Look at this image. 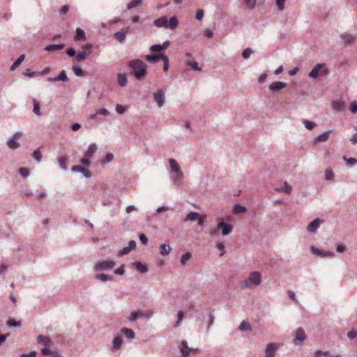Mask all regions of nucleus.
Instances as JSON below:
<instances>
[{"instance_id": "1", "label": "nucleus", "mask_w": 357, "mask_h": 357, "mask_svg": "<svg viewBox=\"0 0 357 357\" xmlns=\"http://www.w3.org/2000/svg\"><path fill=\"white\" fill-rule=\"evenodd\" d=\"M128 67L132 70L133 76L137 79L141 80L147 75V64L143 61L136 59L131 60Z\"/></svg>"}, {"instance_id": "2", "label": "nucleus", "mask_w": 357, "mask_h": 357, "mask_svg": "<svg viewBox=\"0 0 357 357\" xmlns=\"http://www.w3.org/2000/svg\"><path fill=\"white\" fill-rule=\"evenodd\" d=\"M116 263L112 260H104L97 262L93 266L95 271L112 270L115 266Z\"/></svg>"}, {"instance_id": "3", "label": "nucleus", "mask_w": 357, "mask_h": 357, "mask_svg": "<svg viewBox=\"0 0 357 357\" xmlns=\"http://www.w3.org/2000/svg\"><path fill=\"white\" fill-rule=\"evenodd\" d=\"M293 343L295 345L300 346L306 340V335L302 328H298L293 333Z\"/></svg>"}, {"instance_id": "4", "label": "nucleus", "mask_w": 357, "mask_h": 357, "mask_svg": "<svg viewBox=\"0 0 357 357\" xmlns=\"http://www.w3.org/2000/svg\"><path fill=\"white\" fill-rule=\"evenodd\" d=\"M326 66L325 63H317L312 68V70L309 73V77L312 79L317 78L319 73H320L324 76H326L329 74V70L328 69H324L321 70Z\"/></svg>"}, {"instance_id": "5", "label": "nucleus", "mask_w": 357, "mask_h": 357, "mask_svg": "<svg viewBox=\"0 0 357 357\" xmlns=\"http://www.w3.org/2000/svg\"><path fill=\"white\" fill-rule=\"evenodd\" d=\"M146 61L149 63H157L160 60H162L164 63H169L168 57L161 52L146 55L145 56Z\"/></svg>"}, {"instance_id": "6", "label": "nucleus", "mask_w": 357, "mask_h": 357, "mask_svg": "<svg viewBox=\"0 0 357 357\" xmlns=\"http://www.w3.org/2000/svg\"><path fill=\"white\" fill-rule=\"evenodd\" d=\"M217 221L218 224V228L222 229V234L223 236H227L231 232L232 225L231 224L225 222L222 218H218Z\"/></svg>"}, {"instance_id": "7", "label": "nucleus", "mask_w": 357, "mask_h": 357, "mask_svg": "<svg viewBox=\"0 0 357 357\" xmlns=\"http://www.w3.org/2000/svg\"><path fill=\"white\" fill-rule=\"evenodd\" d=\"M154 101L157 103L158 107H162L165 101L164 91L162 89H158L153 93Z\"/></svg>"}, {"instance_id": "8", "label": "nucleus", "mask_w": 357, "mask_h": 357, "mask_svg": "<svg viewBox=\"0 0 357 357\" xmlns=\"http://www.w3.org/2000/svg\"><path fill=\"white\" fill-rule=\"evenodd\" d=\"M248 279L252 287L259 286L262 281L261 273L258 271L252 272Z\"/></svg>"}, {"instance_id": "9", "label": "nucleus", "mask_w": 357, "mask_h": 357, "mask_svg": "<svg viewBox=\"0 0 357 357\" xmlns=\"http://www.w3.org/2000/svg\"><path fill=\"white\" fill-rule=\"evenodd\" d=\"M340 37L341 39V43L344 44V45H351L354 43L356 40V37L354 35L349 33H341Z\"/></svg>"}, {"instance_id": "10", "label": "nucleus", "mask_w": 357, "mask_h": 357, "mask_svg": "<svg viewBox=\"0 0 357 357\" xmlns=\"http://www.w3.org/2000/svg\"><path fill=\"white\" fill-rule=\"evenodd\" d=\"M311 252L317 256L321 257H333L335 256V253L331 251H322L314 246L310 247Z\"/></svg>"}, {"instance_id": "11", "label": "nucleus", "mask_w": 357, "mask_h": 357, "mask_svg": "<svg viewBox=\"0 0 357 357\" xmlns=\"http://www.w3.org/2000/svg\"><path fill=\"white\" fill-rule=\"evenodd\" d=\"M287 84L286 82L277 81L271 83L268 86V89L271 92L275 93L281 89H284L287 86Z\"/></svg>"}, {"instance_id": "12", "label": "nucleus", "mask_w": 357, "mask_h": 357, "mask_svg": "<svg viewBox=\"0 0 357 357\" xmlns=\"http://www.w3.org/2000/svg\"><path fill=\"white\" fill-rule=\"evenodd\" d=\"M169 45V41L166 40L162 45L155 44V45H151L150 47V51H151V54L158 53V52H160V50H162L167 49Z\"/></svg>"}, {"instance_id": "13", "label": "nucleus", "mask_w": 357, "mask_h": 357, "mask_svg": "<svg viewBox=\"0 0 357 357\" xmlns=\"http://www.w3.org/2000/svg\"><path fill=\"white\" fill-rule=\"evenodd\" d=\"M72 170L75 172L82 173L84 177L87 178L91 177L92 176V174L90 170L80 165L73 166Z\"/></svg>"}, {"instance_id": "14", "label": "nucleus", "mask_w": 357, "mask_h": 357, "mask_svg": "<svg viewBox=\"0 0 357 357\" xmlns=\"http://www.w3.org/2000/svg\"><path fill=\"white\" fill-rule=\"evenodd\" d=\"M323 222L322 220L319 218H316L313 221H312L308 227H307V231L309 233H315L317 229L319 227L320 224Z\"/></svg>"}, {"instance_id": "15", "label": "nucleus", "mask_w": 357, "mask_h": 357, "mask_svg": "<svg viewBox=\"0 0 357 357\" xmlns=\"http://www.w3.org/2000/svg\"><path fill=\"white\" fill-rule=\"evenodd\" d=\"M278 346L275 343H269L266 348V357H275V353Z\"/></svg>"}, {"instance_id": "16", "label": "nucleus", "mask_w": 357, "mask_h": 357, "mask_svg": "<svg viewBox=\"0 0 357 357\" xmlns=\"http://www.w3.org/2000/svg\"><path fill=\"white\" fill-rule=\"evenodd\" d=\"M129 27H125L121 31H117L114 33V38L119 41L123 43L126 38V33L128 32Z\"/></svg>"}, {"instance_id": "17", "label": "nucleus", "mask_w": 357, "mask_h": 357, "mask_svg": "<svg viewBox=\"0 0 357 357\" xmlns=\"http://www.w3.org/2000/svg\"><path fill=\"white\" fill-rule=\"evenodd\" d=\"M98 147L95 143H91L86 150V151L84 153V157H86L88 158H92L95 154V153L97 151Z\"/></svg>"}, {"instance_id": "18", "label": "nucleus", "mask_w": 357, "mask_h": 357, "mask_svg": "<svg viewBox=\"0 0 357 357\" xmlns=\"http://www.w3.org/2000/svg\"><path fill=\"white\" fill-rule=\"evenodd\" d=\"M171 250L172 248L169 244L163 243L160 245V254L163 257L168 255L170 253Z\"/></svg>"}, {"instance_id": "19", "label": "nucleus", "mask_w": 357, "mask_h": 357, "mask_svg": "<svg viewBox=\"0 0 357 357\" xmlns=\"http://www.w3.org/2000/svg\"><path fill=\"white\" fill-rule=\"evenodd\" d=\"M169 164L170 166V169L172 172L176 174L181 172L179 165L178 164L176 160L173 158L169 159Z\"/></svg>"}, {"instance_id": "20", "label": "nucleus", "mask_w": 357, "mask_h": 357, "mask_svg": "<svg viewBox=\"0 0 357 357\" xmlns=\"http://www.w3.org/2000/svg\"><path fill=\"white\" fill-rule=\"evenodd\" d=\"M86 35L85 32L81 29V28H77L76 29V35L74 37L75 41H80V40H86Z\"/></svg>"}, {"instance_id": "21", "label": "nucleus", "mask_w": 357, "mask_h": 357, "mask_svg": "<svg viewBox=\"0 0 357 357\" xmlns=\"http://www.w3.org/2000/svg\"><path fill=\"white\" fill-rule=\"evenodd\" d=\"M117 82L120 86L123 87L128 83L127 75L126 73L117 74Z\"/></svg>"}, {"instance_id": "22", "label": "nucleus", "mask_w": 357, "mask_h": 357, "mask_svg": "<svg viewBox=\"0 0 357 357\" xmlns=\"http://www.w3.org/2000/svg\"><path fill=\"white\" fill-rule=\"evenodd\" d=\"M68 160V158L66 155H61L58 158L59 165L63 171H66L68 169V167H67Z\"/></svg>"}, {"instance_id": "23", "label": "nucleus", "mask_w": 357, "mask_h": 357, "mask_svg": "<svg viewBox=\"0 0 357 357\" xmlns=\"http://www.w3.org/2000/svg\"><path fill=\"white\" fill-rule=\"evenodd\" d=\"M181 347H180V351L183 355V357H188L190 354V349L188 347V343L183 340L181 342Z\"/></svg>"}, {"instance_id": "24", "label": "nucleus", "mask_w": 357, "mask_h": 357, "mask_svg": "<svg viewBox=\"0 0 357 357\" xmlns=\"http://www.w3.org/2000/svg\"><path fill=\"white\" fill-rule=\"evenodd\" d=\"M64 46H65V44L63 43H59V44H52V45L46 46L44 48V50L47 51V52H51V51H54V50H62L64 47Z\"/></svg>"}, {"instance_id": "25", "label": "nucleus", "mask_w": 357, "mask_h": 357, "mask_svg": "<svg viewBox=\"0 0 357 357\" xmlns=\"http://www.w3.org/2000/svg\"><path fill=\"white\" fill-rule=\"evenodd\" d=\"M121 333L129 340H133L135 337V333L132 329L122 328L121 329Z\"/></svg>"}, {"instance_id": "26", "label": "nucleus", "mask_w": 357, "mask_h": 357, "mask_svg": "<svg viewBox=\"0 0 357 357\" xmlns=\"http://www.w3.org/2000/svg\"><path fill=\"white\" fill-rule=\"evenodd\" d=\"M153 24L157 27H162L167 26V19L166 17H161L153 22Z\"/></svg>"}, {"instance_id": "27", "label": "nucleus", "mask_w": 357, "mask_h": 357, "mask_svg": "<svg viewBox=\"0 0 357 357\" xmlns=\"http://www.w3.org/2000/svg\"><path fill=\"white\" fill-rule=\"evenodd\" d=\"M332 106L333 109L341 112L345 109L346 105L343 101H333Z\"/></svg>"}, {"instance_id": "28", "label": "nucleus", "mask_w": 357, "mask_h": 357, "mask_svg": "<svg viewBox=\"0 0 357 357\" xmlns=\"http://www.w3.org/2000/svg\"><path fill=\"white\" fill-rule=\"evenodd\" d=\"M171 180L172 181L174 185L178 186L183 181V174L181 172L176 173L175 176H171Z\"/></svg>"}, {"instance_id": "29", "label": "nucleus", "mask_w": 357, "mask_h": 357, "mask_svg": "<svg viewBox=\"0 0 357 357\" xmlns=\"http://www.w3.org/2000/svg\"><path fill=\"white\" fill-rule=\"evenodd\" d=\"M333 130H327L320 135H319L317 137H316V142H325V141H327L329 138V135L331 133H332Z\"/></svg>"}, {"instance_id": "30", "label": "nucleus", "mask_w": 357, "mask_h": 357, "mask_svg": "<svg viewBox=\"0 0 357 357\" xmlns=\"http://www.w3.org/2000/svg\"><path fill=\"white\" fill-rule=\"evenodd\" d=\"M199 218V214L197 212L191 211L187 214L184 218V221H195Z\"/></svg>"}, {"instance_id": "31", "label": "nucleus", "mask_w": 357, "mask_h": 357, "mask_svg": "<svg viewBox=\"0 0 357 357\" xmlns=\"http://www.w3.org/2000/svg\"><path fill=\"white\" fill-rule=\"evenodd\" d=\"M142 317V310L132 311L130 315L128 317V320L130 322L136 321L137 319Z\"/></svg>"}, {"instance_id": "32", "label": "nucleus", "mask_w": 357, "mask_h": 357, "mask_svg": "<svg viewBox=\"0 0 357 357\" xmlns=\"http://www.w3.org/2000/svg\"><path fill=\"white\" fill-rule=\"evenodd\" d=\"M95 278L102 282L112 281L114 280L113 275L105 274H97Z\"/></svg>"}, {"instance_id": "33", "label": "nucleus", "mask_w": 357, "mask_h": 357, "mask_svg": "<svg viewBox=\"0 0 357 357\" xmlns=\"http://www.w3.org/2000/svg\"><path fill=\"white\" fill-rule=\"evenodd\" d=\"M7 146L12 150H15L20 147V144L14 137L10 138L7 141Z\"/></svg>"}, {"instance_id": "34", "label": "nucleus", "mask_w": 357, "mask_h": 357, "mask_svg": "<svg viewBox=\"0 0 357 357\" xmlns=\"http://www.w3.org/2000/svg\"><path fill=\"white\" fill-rule=\"evenodd\" d=\"M24 59H25V55L24 54L20 55L17 59V60L13 63V65L10 66V70L11 71L15 70L24 61Z\"/></svg>"}, {"instance_id": "35", "label": "nucleus", "mask_w": 357, "mask_h": 357, "mask_svg": "<svg viewBox=\"0 0 357 357\" xmlns=\"http://www.w3.org/2000/svg\"><path fill=\"white\" fill-rule=\"evenodd\" d=\"M91 51H89V52H86L85 50L79 52L75 56V59L77 61H84L86 59V56L91 54Z\"/></svg>"}, {"instance_id": "36", "label": "nucleus", "mask_w": 357, "mask_h": 357, "mask_svg": "<svg viewBox=\"0 0 357 357\" xmlns=\"http://www.w3.org/2000/svg\"><path fill=\"white\" fill-rule=\"evenodd\" d=\"M135 266L137 268V270L140 272L141 273H145L148 271V268L146 265L143 264L140 261H135Z\"/></svg>"}, {"instance_id": "37", "label": "nucleus", "mask_w": 357, "mask_h": 357, "mask_svg": "<svg viewBox=\"0 0 357 357\" xmlns=\"http://www.w3.org/2000/svg\"><path fill=\"white\" fill-rule=\"evenodd\" d=\"M143 4V0H132L128 5L127 8L131 10L135 7L141 6Z\"/></svg>"}, {"instance_id": "38", "label": "nucleus", "mask_w": 357, "mask_h": 357, "mask_svg": "<svg viewBox=\"0 0 357 357\" xmlns=\"http://www.w3.org/2000/svg\"><path fill=\"white\" fill-rule=\"evenodd\" d=\"M122 342H123V340H122L121 337H120V336L115 337L113 340L114 349V350L119 349L121 347Z\"/></svg>"}, {"instance_id": "39", "label": "nucleus", "mask_w": 357, "mask_h": 357, "mask_svg": "<svg viewBox=\"0 0 357 357\" xmlns=\"http://www.w3.org/2000/svg\"><path fill=\"white\" fill-rule=\"evenodd\" d=\"M37 342H38V343H40V344H43L46 345L51 342V340L47 336H44L43 335H39L37 337Z\"/></svg>"}, {"instance_id": "40", "label": "nucleus", "mask_w": 357, "mask_h": 357, "mask_svg": "<svg viewBox=\"0 0 357 357\" xmlns=\"http://www.w3.org/2000/svg\"><path fill=\"white\" fill-rule=\"evenodd\" d=\"M33 113L37 116H41L42 113L40 112L39 102L36 100L33 99Z\"/></svg>"}, {"instance_id": "41", "label": "nucleus", "mask_w": 357, "mask_h": 357, "mask_svg": "<svg viewBox=\"0 0 357 357\" xmlns=\"http://www.w3.org/2000/svg\"><path fill=\"white\" fill-rule=\"evenodd\" d=\"M277 190L280 192H284L287 194H290L292 190V188L287 183V182H284V185L280 188H278Z\"/></svg>"}, {"instance_id": "42", "label": "nucleus", "mask_w": 357, "mask_h": 357, "mask_svg": "<svg viewBox=\"0 0 357 357\" xmlns=\"http://www.w3.org/2000/svg\"><path fill=\"white\" fill-rule=\"evenodd\" d=\"M186 66L191 67L193 70L201 72L202 68L198 66V63L196 61H187L185 62Z\"/></svg>"}, {"instance_id": "43", "label": "nucleus", "mask_w": 357, "mask_h": 357, "mask_svg": "<svg viewBox=\"0 0 357 357\" xmlns=\"http://www.w3.org/2000/svg\"><path fill=\"white\" fill-rule=\"evenodd\" d=\"M56 79L58 81L67 82L68 80V77L66 75L65 70H61L60 73L56 77Z\"/></svg>"}, {"instance_id": "44", "label": "nucleus", "mask_w": 357, "mask_h": 357, "mask_svg": "<svg viewBox=\"0 0 357 357\" xmlns=\"http://www.w3.org/2000/svg\"><path fill=\"white\" fill-rule=\"evenodd\" d=\"M6 325L10 327L16 328V327L21 326L22 323L20 321H15V319H9L7 321Z\"/></svg>"}, {"instance_id": "45", "label": "nucleus", "mask_w": 357, "mask_h": 357, "mask_svg": "<svg viewBox=\"0 0 357 357\" xmlns=\"http://www.w3.org/2000/svg\"><path fill=\"white\" fill-rule=\"evenodd\" d=\"M238 329L241 331H248L250 330V327L248 322L246 320H244L241 323Z\"/></svg>"}, {"instance_id": "46", "label": "nucleus", "mask_w": 357, "mask_h": 357, "mask_svg": "<svg viewBox=\"0 0 357 357\" xmlns=\"http://www.w3.org/2000/svg\"><path fill=\"white\" fill-rule=\"evenodd\" d=\"M245 211H246V208L239 204H236L234 206V213H243L245 212Z\"/></svg>"}, {"instance_id": "47", "label": "nucleus", "mask_w": 357, "mask_h": 357, "mask_svg": "<svg viewBox=\"0 0 357 357\" xmlns=\"http://www.w3.org/2000/svg\"><path fill=\"white\" fill-rule=\"evenodd\" d=\"M178 25V19L176 16H172L169 19V26L170 29H174Z\"/></svg>"}, {"instance_id": "48", "label": "nucleus", "mask_w": 357, "mask_h": 357, "mask_svg": "<svg viewBox=\"0 0 357 357\" xmlns=\"http://www.w3.org/2000/svg\"><path fill=\"white\" fill-rule=\"evenodd\" d=\"M73 70L74 73L75 74V75H77V76L81 77V76L84 75V71L80 66L73 65Z\"/></svg>"}, {"instance_id": "49", "label": "nucleus", "mask_w": 357, "mask_h": 357, "mask_svg": "<svg viewBox=\"0 0 357 357\" xmlns=\"http://www.w3.org/2000/svg\"><path fill=\"white\" fill-rule=\"evenodd\" d=\"M18 173L21 176L24 178H26L29 176V171L27 168L25 167L20 168L18 170Z\"/></svg>"}, {"instance_id": "50", "label": "nucleus", "mask_w": 357, "mask_h": 357, "mask_svg": "<svg viewBox=\"0 0 357 357\" xmlns=\"http://www.w3.org/2000/svg\"><path fill=\"white\" fill-rule=\"evenodd\" d=\"M33 157L34 158V159L38 162H40L42 160V154L40 151V149H38L36 150H35L33 153Z\"/></svg>"}, {"instance_id": "51", "label": "nucleus", "mask_w": 357, "mask_h": 357, "mask_svg": "<svg viewBox=\"0 0 357 357\" xmlns=\"http://www.w3.org/2000/svg\"><path fill=\"white\" fill-rule=\"evenodd\" d=\"M191 257H192V255L190 252H188L183 254L181 258V263L183 265H184L186 263V261H188Z\"/></svg>"}, {"instance_id": "52", "label": "nucleus", "mask_w": 357, "mask_h": 357, "mask_svg": "<svg viewBox=\"0 0 357 357\" xmlns=\"http://www.w3.org/2000/svg\"><path fill=\"white\" fill-rule=\"evenodd\" d=\"M303 123L307 130H312L315 126V123L314 122L309 121L306 119L303 120Z\"/></svg>"}, {"instance_id": "53", "label": "nucleus", "mask_w": 357, "mask_h": 357, "mask_svg": "<svg viewBox=\"0 0 357 357\" xmlns=\"http://www.w3.org/2000/svg\"><path fill=\"white\" fill-rule=\"evenodd\" d=\"M130 250H131L128 246L125 247V248H122L121 250H119L117 255H118V257H122L123 255H128L130 253Z\"/></svg>"}, {"instance_id": "54", "label": "nucleus", "mask_w": 357, "mask_h": 357, "mask_svg": "<svg viewBox=\"0 0 357 357\" xmlns=\"http://www.w3.org/2000/svg\"><path fill=\"white\" fill-rule=\"evenodd\" d=\"M252 52V50L250 47H248L243 50L242 53V56L243 57V59H248Z\"/></svg>"}, {"instance_id": "55", "label": "nucleus", "mask_w": 357, "mask_h": 357, "mask_svg": "<svg viewBox=\"0 0 357 357\" xmlns=\"http://www.w3.org/2000/svg\"><path fill=\"white\" fill-rule=\"evenodd\" d=\"M216 248L218 250L220 251V256H223L225 254L226 250L225 249V245L222 243L218 242L216 243Z\"/></svg>"}, {"instance_id": "56", "label": "nucleus", "mask_w": 357, "mask_h": 357, "mask_svg": "<svg viewBox=\"0 0 357 357\" xmlns=\"http://www.w3.org/2000/svg\"><path fill=\"white\" fill-rule=\"evenodd\" d=\"M114 159V155L112 153H108L105 158L103 159V160L102 161V164H105V163H109L110 162H112Z\"/></svg>"}, {"instance_id": "57", "label": "nucleus", "mask_w": 357, "mask_h": 357, "mask_svg": "<svg viewBox=\"0 0 357 357\" xmlns=\"http://www.w3.org/2000/svg\"><path fill=\"white\" fill-rule=\"evenodd\" d=\"M183 312L182 311H178V319H177L176 322L174 324V327L175 328L179 326L180 323L183 320Z\"/></svg>"}, {"instance_id": "58", "label": "nucleus", "mask_w": 357, "mask_h": 357, "mask_svg": "<svg viewBox=\"0 0 357 357\" xmlns=\"http://www.w3.org/2000/svg\"><path fill=\"white\" fill-rule=\"evenodd\" d=\"M343 160L347 162L350 165H354L357 164V160L352 158H347L346 156H343Z\"/></svg>"}, {"instance_id": "59", "label": "nucleus", "mask_w": 357, "mask_h": 357, "mask_svg": "<svg viewBox=\"0 0 357 357\" xmlns=\"http://www.w3.org/2000/svg\"><path fill=\"white\" fill-rule=\"evenodd\" d=\"M116 112L119 114H123L126 112V108L122 105L117 104L116 105Z\"/></svg>"}, {"instance_id": "60", "label": "nucleus", "mask_w": 357, "mask_h": 357, "mask_svg": "<svg viewBox=\"0 0 357 357\" xmlns=\"http://www.w3.org/2000/svg\"><path fill=\"white\" fill-rule=\"evenodd\" d=\"M252 284H250V282H248V279L244 280V281H242L241 282V287L242 289H246V288H248V289H250L252 288Z\"/></svg>"}, {"instance_id": "61", "label": "nucleus", "mask_w": 357, "mask_h": 357, "mask_svg": "<svg viewBox=\"0 0 357 357\" xmlns=\"http://www.w3.org/2000/svg\"><path fill=\"white\" fill-rule=\"evenodd\" d=\"M334 174L331 170H326L325 174V178L327 181H331L333 179Z\"/></svg>"}, {"instance_id": "62", "label": "nucleus", "mask_w": 357, "mask_h": 357, "mask_svg": "<svg viewBox=\"0 0 357 357\" xmlns=\"http://www.w3.org/2000/svg\"><path fill=\"white\" fill-rule=\"evenodd\" d=\"M116 275H123L125 273V266L122 264L120 267L114 271Z\"/></svg>"}, {"instance_id": "63", "label": "nucleus", "mask_w": 357, "mask_h": 357, "mask_svg": "<svg viewBox=\"0 0 357 357\" xmlns=\"http://www.w3.org/2000/svg\"><path fill=\"white\" fill-rule=\"evenodd\" d=\"M350 111L355 114L357 112V102H352L349 106Z\"/></svg>"}, {"instance_id": "64", "label": "nucleus", "mask_w": 357, "mask_h": 357, "mask_svg": "<svg viewBox=\"0 0 357 357\" xmlns=\"http://www.w3.org/2000/svg\"><path fill=\"white\" fill-rule=\"evenodd\" d=\"M37 353L36 351H31L29 354H22L20 357H36Z\"/></svg>"}]
</instances>
